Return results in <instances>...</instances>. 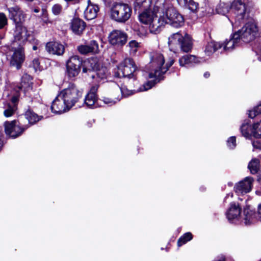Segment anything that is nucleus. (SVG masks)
I'll return each mask as SVG.
<instances>
[{"label":"nucleus","mask_w":261,"mask_h":261,"mask_svg":"<svg viewBox=\"0 0 261 261\" xmlns=\"http://www.w3.org/2000/svg\"><path fill=\"white\" fill-rule=\"evenodd\" d=\"M229 196L232 198L233 197V194L230 193L227 194V195L226 196V197L224 198V201H226V199L227 198H228Z\"/></svg>","instance_id":"nucleus-52"},{"label":"nucleus","mask_w":261,"mask_h":261,"mask_svg":"<svg viewBox=\"0 0 261 261\" xmlns=\"http://www.w3.org/2000/svg\"><path fill=\"white\" fill-rule=\"evenodd\" d=\"M192 233L190 232H187L179 238L177 241V245L178 246H181L183 244L186 243L187 242L192 240Z\"/></svg>","instance_id":"nucleus-36"},{"label":"nucleus","mask_w":261,"mask_h":261,"mask_svg":"<svg viewBox=\"0 0 261 261\" xmlns=\"http://www.w3.org/2000/svg\"><path fill=\"white\" fill-rule=\"evenodd\" d=\"M6 54L8 59L10 61V65L12 67H15L17 69H19L22 66L25 59V56L22 47H17L12 45L6 46Z\"/></svg>","instance_id":"nucleus-8"},{"label":"nucleus","mask_w":261,"mask_h":261,"mask_svg":"<svg viewBox=\"0 0 261 261\" xmlns=\"http://www.w3.org/2000/svg\"><path fill=\"white\" fill-rule=\"evenodd\" d=\"M83 95V90L79 89L74 84H69V86L59 93V96L64 101L70 109L77 103Z\"/></svg>","instance_id":"nucleus-6"},{"label":"nucleus","mask_w":261,"mask_h":261,"mask_svg":"<svg viewBox=\"0 0 261 261\" xmlns=\"http://www.w3.org/2000/svg\"><path fill=\"white\" fill-rule=\"evenodd\" d=\"M139 19L142 23L148 25L150 32L154 34L159 33L166 24L178 28L185 22L183 16L168 0H157L153 11H143L139 14Z\"/></svg>","instance_id":"nucleus-1"},{"label":"nucleus","mask_w":261,"mask_h":261,"mask_svg":"<svg viewBox=\"0 0 261 261\" xmlns=\"http://www.w3.org/2000/svg\"><path fill=\"white\" fill-rule=\"evenodd\" d=\"M241 132L242 135L246 138H250L252 136V130L253 129V126H251L248 123L243 124L240 128Z\"/></svg>","instance_id":"nucleus-34"},{"label":"nucleus","mask_w":261,"mask_h":261,"mask_svg":"<svg viewBox=\"0 0 261 261\" xmlns=\"http://www.w3.org/2000/svg\"><path fill=\"white\" fill-rule=\"evenodd\" d=\"M32 66L36 71L40 70V62L38 59L35 58L32 61Z\"/></svg>","instance_id":"nucleus-45"},{"label":"nucleus","mask_w":261,"mask_h":261,"mask_svg":"<svg viewBox=\"0 0 261 261\" xmlns=\"http://www.w3.org/2000/svg\"><path fill=\"white\" fill-rule=\"evenodd\" d=\"M78 51L82 54L86 55L88 53H91L86 45H81L77 47Z\"/></svg>","instance_id":"nucleus-44"},{"label":"nucleus","mask_w":261,"mask_h":261,"mask_svg":"<svg viewBox=\"0 0 261 261\" xmlns=\"http://www.w3.org/2000/svg\"><path fill=\"white\" fill-rule=\"evenodd\" d=\"M231 9L234 18V21H231L232 25L237 28L248 18L249 12L244 0H234L231 5Z\"/></svg>","instance_id":"nucleus-7"},{"label":"nucleus","mask_w":261,"mask_h":261,"mask_svg":"<svg viewBox=\"0 0 261 261\" xmlns=\"http://www.w3.org/2000/svg\"><path fill=\"white\" fill-rule=\"evenodd\" d=\"M198 62V59L196 56L190 55L184 56L179 59V63L181 66H190Z\"/></svg>","instance_id":"nucleus-26"},{"label":"nucleus","mask_w":261,"mask_h":261,"mask_svg":"<svg viewBox=\"0 0 261 261\" xmlns=\"http://www.w3.org/2000/svg\"><path fill=\"white\" fill-rule=\"evenodd\" d=\"M228 185L230 186H232V184H230V183H229Z\"/></svg>","instance_id":"nucleus-57"},{"label":"nucleus","mask_w":261,"mask_h":261,"mask_svg":"<svg viewBox=\"0 0 261 261\" xmlns=\"http://www.w3.org/2000/svg\"><path fill=\"white\" fill-rule=\"evenodd\" d=\"M39 9H35L34 10V12H35V13H38V12H39Z\"/></svg>","instance_id":"nucleus-55"},{"label":"nucleus","mask_w":261,"mask_h":261,"mask_svg":"<svg viewBox=\"0 0 261 261\" xmlns=\"http://www.w3.org/2000/svg\"><path fill=\"white\" fill-rule=\"evenodd\" d=\"M83 71L86 72V69L85 68L83 69Z\"/></svg>","instance_id":"nucleus-58"},{"label":"nucleus","mask_w":261,"mask_h":261,"mask_svg":"<svg viewBox=\"0 0 261 261\" xmlns=\"http://www.w3.org/2000/svg\"><path fill=\"white\" fill-rule=\"evenodd\" d=\"M141 72L137 68L135 62L131 58L125 59L114 70V76L132 80L137 85L138 75Z\"/></svg>","instance_id":"nucleus-3"},{"label":"nucleus","mask_w":261,"mask_h":261,"mask_svg":"<svg viewBox=\"0 0 261 261\" xmlns=\"http://www.w3.org/2000/svg\"><path fill=\"white\" fill-rule=\"evenodd\" d=\"M214 261H225V259L224 257L221 256L219 258H218L217 259H215Z\"/></svg>","instance_id":"nucleus-51"},{"label":"nucleus","mask_w":261,"mask_h":261,"mask_svg":"<svg viewBox=\"0 0 261 261\" xmlns=\"http://www.w3.org/2000/svg\"><path fill=\"white\" fill-rule=\"evenodd\" d=\"M8 25V18L4 13L0 12V29Z\"/></svg>","instance_id":"nucleus-41"},{"label":"nucleus","mask_w":261,"mask_h":261,"mask_svg":"<svg viewBox=\"0 0 261 261\" xmlns=\"http://www.w3.org/2000/svg\"><path fill=\"white\" fill-rule=\"evenodd\" d=\"M241 208L236 202H231L230 206L226 213L228 220L231 222L233 220H240L242 219L241 215Z\"/></svg>","instance_id":"nucleus-17"},{"label":"nucleus","mask_w":261,"mask_h":261,"mask_svg":"<svg viewBox=\"0 0 261 261\" xmlns=\"http://www.w3.org/2000/svg\"><path fill=\"white\" fill-rule=\"evenodd\" d=\"M150 58L151 61L148 66V77L150 79L155 78L156 80L160 81L162 79V75L173 65L174 61L171 59L169 62L165 65V59L163 55L156 52L152 53Z\"/></svg>","instance_id":"nucleus-2"},{"label":"nucleus","mask_w":261,"mask_h":261,"mask_svg":"<svg viewBox=\"0 0 261 261\" xmlns=\"http://www.w3.org/2000/svg\"><path fill=\"white\" fill-rule=\"evenodd\" d=\"M231 9V6L229 4L220 2L216 8V11L218 14L225 15Z\"/></svg>","instance_id":"nucleus-32"},{"label":"nucleus","mask_w":261,"mask_h":261,"mask_svg":"<svg viewBox=\"0 0 261 261\" xmlns=\"http://www.w3.org/2000/svg\"><path fill=\"white\" fill-rule=\"evenodd\" d=\"M253 179L251 177H246L240 181L234 187V190L238 195H243L250 192L252 187Z\"/></svg>","instance_id":"nucleus-16"},{"label":"nucleus","mask_w":261,"mask_h":261,"mask_svg":"<svg viewBox=\"0 0 261 261\" xmlns=\"http://www.w3.org/2000/svg\"><path fill=\"white\" fill-rule=\"evenodd\" d=\"M9 18L12 20L15 26L24 24L26 15L18 6L7 8Z\"/></svg>","instance_id":"nucleus-13"},{"label":"nucleus","mask_w":261,"mask_h":261,"mask_svg":"<svg viewBox=\"0 0 261 261\" xmlns=\"http://www.w3.org/2000/svg\"><path fill=\"white\" fill-rule=\"evenodd\" d=\"M99 10L98 6L96 5H88L85 10V17L87 20H92L95 18Z\"/></svg>","instance_id":"nucleus-25"},{"label":"nucleus","mask_w":261,"mask_h":261,"mask_svg":"<svg viewBox=\"0 0 261 261\" xmlns=\"http://www.w3.org/2000/svg\"><path fill=\"white\" fill-rule=\"evenodd\" d=\"M168 45L170 50L174 53L179 51L188 53L192 49L193 43L189 35H182L178 32L173 34L169 37Z\"/></svg>","instance_id":"nucleus-4"},{"label":"nucleus","mask_w":261,"mask_h":261,"mask_svg":"<svg viewBox=\"0 0 261 261\" xmlns=\"http://www.w3.org/2000/svg\"><path fill=\"white\" fill-rule=\"evenodd\" d=\"M86 23L81 19L74 18L70 22V28L72 32L78 35H81L85 29Z\"/></svg>","instance_id":"nucleus-23"},{"label":"nucleus","mask_w":261,"mask_h":261,"mask_svg":"<svg viewBox=\"0 0 261 261\" xmlns=\"http://www.w3.org/2000/svg\"><path fill=\"white\" fill-rule=\"evenodd\" d=\"M248 168L252 174H256L259 169V161L258 159L254 158L248 164Z\"/></svg>","instance_id":"nucleus-33"},{"label":"nucleus","mask_w":261,"mask_h":261,"mask_svg":"<svg viewBox=\"0 0 261 261\" xmlns=\"http://www.w3.org/2000/svg\"><path fill=\"white\" fill-rule=\"evenodd\" d=\"M24 116L30 124H35L41 119L40 116L30 110L26 111Z\"/></svg>","instance_id":"nucleus-31"},{"label":"nucleus","mask_w":261,"mask_h":261,"mask_svg":"<svg viewBox=\"0 0 261 261\" xmlns=\"http://www.w3.org/2000/svg\"><path fill=\"white\" fill-rule=\"evenodd\" d=\"M261 114V104L257 106L252 110L249 111L248 116L250 118H254L256 116Z\"/></svg>","instance_id":"nucleus-39"},{"label":"nucleus","mask_w":261,"mask_h":261,"mask_svg":"<svg viewBox=\"0 0 261 261\" xmlns=\"http://www.w3.org/2000/svg\"><path fill=\"white\" fill-rule=\"evenodd\" d=\"M155 83L153 81H148L147 83L144 84L139 89L135 90L134 91H136L137 92H142L147 91L150 89H151L154 85Z\"/></svg>","instance_id":"nucleus-38"},{"label":"nucleus","mask_w":261,"mask_h":261,"mask_svg":"<svg viewBox=\"0 0 261 261\" xmlns=\"http://www.w3.org/2000/svg\"><path fill=\"white\" fill-rule=\"evenodd\" d=\"M257 28L256 24L253 22L246 23L240 30L234 33L239 35V40L245 43H248L254 39L257 33Z\"/></svg>","instance_id":"nucleus-9"},{"label":"nucleus","mask_w":261,"mask_h":261,"mask_svg":"<svg viewBox=\"0 0 261 261\" xmlns=\"http://www.w3.org/2000/svg\"><path fill=\"white\" fill-rule=\"evenodd\" d=\"M86 45L91 53L97 54L99 52V46L96 41L91 40Z\"/></svg>","instance_id":"nucleus-37"},{"label":"nucleus","mask_w":261,"mask_h":261,"mask_svg":"<svg viewBox=\"0 0 261 261\" xmlns=\"http://www.w3.org/2000/svg\"><path fill=\"white\" fill-rule=\"evenodd\" d=\"M227 145L230 149H233L236 146V139L234 136L230 137L227 141Z\"/></svg>","instance_id":"nucleus-43"},{"label":"nucleus","mask_w":261,"mask_h":261,"mask_svg":"<svg viewBox=\"0 0 261 261\" xmlns=\"http://www.w3.org/2000/svg\"><path fill=\"white\" fill-rule=\"evenodd\" d=\"M51 11L55 15H59L62 12V6L59 4H55L52 7Z\"/></svg>","instance_id":"nucleus-42"},{"label":"nucleus","mask_w":261,"mask_h":261,"mask_svg":"<svg viewBox=\"0 0 261 261\" xmlns=\"http://www.w3.org/2000/svg\"><path fill=\"white\" fill-rule=\"evenodd\" d=\"M28 127V126H23L21 123L17 124L15 121L11 122H6L5 124L6 134L12 138H16L20 136Z\"/></svg>","instance_id":"nucleus-12"},{"label":"nucleus","mask_w":261,"mask_h":261,"mask_svg":"<svg viewBox=\"0 0 261 261\" xmlns=\"http://www.w3.org/2000/svg\"><path fill=\"white\" fill-rule=\"evenodd\" d=\"M252 136L255 138H261V120L259 122L254 123L253 125V129L252 130Z\"/></svg>","instance_id":"nucleus-35"},{"label":"nucleus","mask_w":261,"mask_h":261,"mask_svg":"<svg viewBox=\"0 0 261 261\" xmlns=\"http://www.w3.org/2000/svg\"><path fill=\"white\" fill-rule=\"evenodd\" d=\"M102 101L108 105L109 106H112L116 103V101L115 100H112L108 97H103Z\"/></svg>","instance_id":"nucleus-47"},{"label":"nucleus","mask_w":261,"mask_h":261,"mask_svg":"<svg viewBox=\"0 0 261 261\" xmlns=\"http://www.w3.org/2000/svg\"><path fill=\"white\" fill-rule=\"evenodd\" d=\"M29 36L28 30L24 24L16 25L14 32V41L12 45H17L18 47H22Z\"/></svg>","instance_id":"nucleus-11"},{"label":"nucleus","mask_w":261,"mask_h":261,"mask_svg":"<svg viewBox=\"0 0 261 261\" xmlns=\"http://www.w3.org/2000/svg\"><path fill=\"white\" fill-rule=\"evenodd\" d=\"M252 49L256 55H259L261 53V48L259 45H257L256 48L253 47Z\"/></svg>","instance_id":"nucleus-48"},{"label":"nucleus","mask_w":261,"mask_h":261,"mask_svg":"<svg viewBox=\"0 0 261 261\" xmlns=\"http://www.w3.org/2000/svg\"><path fill=\"white\" fill-rule=\"evenodd\" d=\"M222 45L220 42H208L205 46L204 52L207 56H211L215 51L221 50Z\"/></svg>","instance_id":"nucleus-28"},{"label":"nucleus","mask_w":261,"mask_h":261,"mask_svg":"<svg viewBox=\"0 0 261 261\" xmlns=\"http://www.w3.org/2000/svg\"><path fill=\"white\" fill-rule=\"evenodd\" d=\"M210 73H209V72H205V73H204V77H205V78H208V77L210 76Z\"/></svg>","instance_id":"nucleus-53"},{"label":"nucleus","mask_w":261,"mask_h":261,"mask_svg":"<svg viewBox=\"0 0 261 261\" xmlns=\"http://www.w3.org/2000/svg\"><path fill=\"white\" fill-rule=\"evenodd\" d=\"M151 4V0H136L134 3V9L136 11L148 10Z\"/></svg>","instance_id":"nucleus-27"},{"label":"nucleus","mask_w":261,"mask_h":261,"mask_svg":"<svg viewBox=\"0 0 261 261\" xmlns=\"http://www.w3.org/2000/svg\"><path fill=\"white\" fill-rule=\"evenodd\" d=\"M18 101V97L17 96H13L12 98L11 101L10 102H7L6 103H13L16 105V103Z\"/></svg>","instance_id":"nucleus-49"},{"label":"nucleus","mask_w":261,"mask_h":261,"mask_svg":"<svg viewBox=\"0 0 261 261\" xmlns=\"http://www.w3.org/2000/svg\"><path fill=\"white\" fill-rule=\"evenodd\" d=\"M252 144L254 149L261 150V140L253 141L252 142Z\"/></svg>","instance_id":"nucleus-46"},{"label":"nucleus","mask_w":261,"mask_h":261,"mask_svg":"<svg viewBox=\"0 0 261 261\" xmlns=\"http://www.w3.org/2000/svg\"><path fill=\"white\" fill-rule=\"evenodd\" d=\"M128 46L130 48L131 54H135L140 47L139 43L135 40H132L128 43Z\"/></svg>","instance_id":"nucleus-40"},{"label":"nucleus","mask_w":261,"mask_h":261,"mask_svg":"<svg viewBox=\"0 0 261 261\" xmlns=\"http://www.w3.org/2000/svg\"><path fill=\"white\" fill-rule=\"evenodd\" d=\"M46 49L49 54L58 56L62 55L65 51L64 46L58 42H48L46 45Z\"/></svg>","instance_id":"nucleus-22"},{"label":"nucleus","mask_w":261,"mask_h":261,"mask_svg":"<svg viewBox=\"0 0 261 261\" xmlns=\"http://www.w3.org/2000/svg\"><path fill=\"white\" fill-rule=\"evenodd\" d=\"M4 115L6 117L12 116L16 110V105L13 103H5L4 106Z\"/></svg>","instance_id":"nucleus-29"},{"label":"nucleus","mask_w":261,"mask_h":261,"mask_svg":"<svg viewBox=\"0 0 261 261\" xmlns=\"http://www.w3.org/2000/svg\"><path fill=\"white\" fill-rule=\"evenodd\" d=\"M82 60L78 56H71L66 62V74L70 78L76 76L81 71Z\"/></svg>","instance_id":"nucleus-10"},{"label":"nucleus","mask_w":261,"mask_h":261,"mask_svg":"<svg viewBox=\"0 0 261 261\" xmlns=\"http://www.w3.org/2000/svg\"><path fill=\"white\" fill-rule=\"evenodd\" d=\"M178 4L182 7L188 8L192 11H195L198 8V4L193 0H177Z\"/></svg>","instance_id":"nucleus-30"},{"label":"nucleus","mask_w":261,"mask_h":261,"mask_svg":"<svg viewBox=\"0 0 261 261\" xmlns=\"http://www.w3.org/2000/svg\"><path fill=\"white\" fill-rule=\"evenodd\" d=\"M257 218L255 212L251 210L250 206H246L244 208L243 215L240 221H244L245 225H249L256 221Z\"/></svg>","instance_id":"nucleus-21"},{"label":"nucleus","mask_w":261,"mask_h":261,"mask_svg":"<svg viewBox=\"0 0 261 261\" xmlns=\"http://www.w3.org/2000/svg\"><path fill=\"white\" fill-rule=\"evenodd\" d=\"M98 85H95L91 87L84 99V104L90 108H93L97 100V92Z\"/></svg>","instance_id":"nucleus-20"},{"label":"nucleus","mask_w":261,"mask_h":261,"mask_svg":"<svg viewBox=\"0 0 261 261\" xmlns=\"http://www.w3.org/2000/svg\"><path fill=\"white\" fill-rule=\"evenodd\" d=\"M257 181L261 183V175H258L257 176Z\"/></svg>","instance_id":"nucleus-54"},{"label":"nucleus","mask_w":261,"mask_h":261,"mask_svg":"<svg viewBox=\"0 0 261 261\" xmlns=\"http://www.w3.org/2000/svg\"><path fill=\"white\" fill-rule=\"evenodd\" d=\"M37 46H34L33 47V50H36V49H37Z\"/></svg>","instance_id":"nucleus-56"},{"label":"nucleus","mask_w":261,"mask_h":261,"mask_svg":"<svg viewBox=\"0 0 261 261\" xmlns=\"http://www.w3.org/2000/svg\"><path fill=\"white\" fill-rule=\"evenodd\" d=\"M222 45L221 53L223 51H231L235 47L240 45L241 43L239 40V35L234 33L229 40H226L223 43L220 42Z\"/></svg>","instance_id":"nucleus-19"},{"label":"nucleus","mask_w":261,"mask_h":261,"mask_svg":"<svg viewBox=\"0 0 261 261\" xmlns=\"http://www.w3.org/2000/svg\"><path fill=\"white\" fill-rule=\"evenodd\" d=\"M92 69L93 70V73L91 74L93 79H95L97 82L101 80L106 79L108 75L107 68L105 67H99L96 60H91L90 61Z\"/></svg>","instance_id":"nucleus-15"},{"label":"nucleus","mask_w":261,"mask_h":261,"mask_svg":"<svg viewBox=\"0 0 261 261\" xmlns=\"http://www.w3.org/2000/svg\"><path fill=\"white\" fill-rule=\"evenodd\" d=\"M127 36L120 30H114L109 36V41L113 45L122 46L126 42Z\"/></svg>","instance_id":"nucleus-14"},{"label":"nucleus","mask_w":261,"mask_h":261,"mask_svg":"<svg viewBox=\"0 0 261 261\" xmlns=\"http://www.w3.org/2000/svg\"><path fill=\"white\" fill-rule=\"evenodd\" d=\"M258 219H259L261 221V204L258 205Z\"/></svg>","instance_id":"nucleus-50"},{"label":"nucleus","mask_w":261,"mask_h":261,"mask_svg":"<svg viewBox=\"0 0 261 261\" xmlns=\"http://www.w3.org/2000/svg\"><path fill=\"white\" fill-rule=\"evenodd\" d=\"M70 109L66 105V103L61 99V97L57 95L55 99L53 101L51 106V110L55 114H62Z\"/></svg>","instance_id":"nucleus-18"},{"label":"nucleus","mask_w":261,"mask_h":261,"mask_svg":"<svg viewBox=\"0 0 261 261\" xmlns=\"http://www.w3.org/2000/svg\"><path fill=\"white\" fill-rule=\"evenodd\" d=\"M32 84L31 76L25 74L22 76L21 83L17 85L15 90L17 92L21 90H23L24 91H28L32 88Z\"/></svg>","instance_id":"nucleus-24"},{"label":"nucleus","mask_w":261,"mask_h":261,"mask_svg":"<svg viewBox=\"0 0 261 261\" xmlns=\"http://www.w3.org/2000/svg\"><path fill=\"white\" fill-rule=\"evenodd\" d=\"M132 7L123 3H115L110 9V16L112 19L119 22L125 23L131 17Z\"/></svg>","instance_id":"nucleus-5"}]
</instances>
